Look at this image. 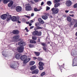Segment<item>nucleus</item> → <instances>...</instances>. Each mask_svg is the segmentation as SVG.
I'll list each match as a JSON object with an SVG mask.
<instances>
[{
    "mask_svg": "<svg viewBox=\"0 0 77 77\" xmlns=\"http://www.w3.org/2000/svg\"><path fill=\"white\" fill-rule=\"evenodd\" d=\"M14 4V2L13 1H11L10 3L8 5V6L9 7H11L12 5Z\"/></svg>",
    "mask_w": 77,
    "mask_h": 77,
    "instance_id": "26",
    "label": "nucleus"
},
{
    "mask_svg": "<svg viewBox=\"0 0 77 77\" xmlns=\"http://www.w3.org/2000/svg\"><path fill=\"white\" fill-rule=\"evenodd\" d=\"M36 66L35 65H34L31 66V67L30 68V69L31 70V71H33V70H34V69H36Z\"/></svg>",
    "mask_w": 77,
    "mask_h": 77,
    "instance_id": "20",
    "label": "nucleus"
},
{
    "mask_svg": "<svg viewBox=\"0 0 77 77\" xmlns=\"http://www.w3.org/2000/svg\"><path fill=\"white\" fill-rule=\"evenodd\" d=\"M19 38H20V35H18L14 36L13 38V39L14 40L17 39H18Z\"/></svg>",
    "mask_w": 77,
    "mask_h": 77,
    "instance_id": "18",
    "label": "nucleus"
},
{
    "mask_svg": "<svg viewBox=\"0 0 77 77\" xmlns=\"http://www.w3.org/2000/svg\"><path fill=\"white\" fill-rule=\"evenodd\" d=\"M12 16L11 15H8L7 19V21H9L10 20H11L13 21H17V17L15 16H13L11 17Z\"/></svg>",
    "mask_w": 77,
    "mask_h": 77,
    "instance_id": "3",
    "label": "nucleus"
},
{
    "mask_svg": "<svg viewBox=\"0 0 77 77\" xmlns=\"http://www.w3.org/2000/svg\"><path fill=\"white\" fill-rule=\"evenodd\" d=\"M18 62L13 61L11 65L10 66L13 69H15V68H18Z\"/></svg>",
    "mask_w": 77,
    "mask_h": 77,
    "instance_id": "2",
    "label": "nucleus"
},
{
    "mask_svg": "<svg viewBox=\"0 0 77 77\" xmlns=\"http://www.w3.org/2000/svg\"><path fill=\"white\" fill-rule=\"evenodd\" d=\"M58 2H60V1L59 0H55L54 1V3H57Z\"/></svg>",
    "mask_w": 77,
    "mask_h": 77,
    "instance_id": "31",
    "label": "nucleus"
},
{
    "mask_svg": "<svg viewBox=\"0 0 77 77\" xmlns=\"http://www.w3.org/2000/svg\"><path fill=\"white\" fill-rule=\"evenodd\" d=\"M45 72H43L41 74V76H43V75H45Z\"/></svg>",
    "mask_w": 77,
    "mask_h": 77,
    "instance_id": "35",
    "label": "nucleus"
},
{
    "mask_svg": "<svg viewBox=\"0 0 77 77\" xmlns=\"http://www.w3.org/2000/svg\"><path fill=\"white\" fill-rule=\"evenodd\" d=\"M35 63V61H31L29 62V65L32 66V65H33Z\"/></svg>",
    "mask_w": 77,
    "mask_h": 77,
    "instance_id": "23",
    "label": "nucleus"
},
{
    "mask_svg": "<svg viewBox=\"0 0 77 77\" xmlns=\"http://www.w3.org/2000/svg\"><path fill=\"white\" fill-rule=\"evenodd\" d=\"M23 49L24 47L23 46H19L17 48V50L19 53L23 52Z\"/></svg>",
    "mask_w": 77,
    "mask_h": 77,
    "instance_id": "8",
    "label": "nucleus"
},
{
    "mask_svg": "<svg viewBox=\"0 0 77 77\" xmlns=\"http://www.w3.org/2000/svg\"><path fill=\"white\" fill-rule=\"evenodd\" d=\"M21 57V54H18L16 55L15 58L17 59H20L21 58H20Z\"/></svg>",
    "mask_w": 77,
    "mask_h": 77,
    "instance_id": "13",
    "label": "nucleus"
},
{
    "mask_svg": "<svg viewBox=\"0 0 77 77\" xmlns=\"http://www.w3.org/2000/svg\"><path fill=\"white\" fill-rule=\"evenodd\" d=\"M30 23V22H29H29H26V23L27 24H29Z\"/></svg>",
    "mask_w": 77,
    "mask_h": 77,
    "instance_id": "52",
    "label": "nucleus"
},
{
    "mask_svg": "<svg viewBox=\"0 0 77 77\" xmlns=\"http://www.w3.org/2000/svg\"><path fill=\"white\" fill-rule=\"evenodd\" d=\"M37 59L38 60H39V61H41V60H42V58L38 57Z\"/></svg>",
    "mask_w": 77,
    "mask_h": 77,
    "instance_id": "34",
    "label": "nucleus"
},
{
    "mask_svg": "<svg viewBox=\"0 0 77 77\" xmlns=\"http://www.w3.org/2000/svg\"><path fill=\"white\" fill-rule=\"evenodd\" d=\"M67 20L69 22H71L72 21V19H71V18L70 17L68 16L67 17Z\"/></svg>",
    "mask_w": 77,
    "mask_h": 77,
    "instance_id": "17",
    "label": "nucleus"
},
{
    "mask_svg": "<svg viewBox=\"0 0 77 77\" xmlns=\"http://www.w3.org/2000/svg\"><path fill=\"white\" fill-rule=\"evenodd\" d=\"M68 12H69V11H68V10H66V11H65V12L66 13H68Z\"/></svg>",
    "mask_w": 77,
    "mask_h": 77,
    "instance_id": "54",
    "label": "nucleus"
},
{
    "mask_svg": "<svg viewBox=\"0 0 77 77\" xmlns=\"http://www.w3.org/2000/svg\"><path fill=\"white\" fill-rule=\"evenodd\" d=\"M33 44H36V42L34 40L32 41V43Z\"/></svg>",
    "mask_w": 77,
    "mask_h": 77,
    "instance_id": "47",
    "label": "nucleus"
},
{
    "mask_svg": "<svg viewBox=\"0 0 77 77\" xmlns=\"http://www.w3.org/2000/svg\"><path fill=\"white\" fill-rule=\"evenodd\" d=\"M29 47H30V48H33L34 47L33 45L31 44L29 45Z\"/></svg>",
    "mask_w": 77,
    "mask_h": 77,
    "instance_id": "36",
    "label": "nucleus"
},
{
    "mask_svg": "<svg viewBox=\"0 0 77 77\" xmlns=\"http://www.w3.org/2000/svg\"><path fill=\"white\" fill-rule=\"evenodd\" d=\"M38 65H39V69H40V70H42V69H44V67H43L44 63L41 62H40L38 63Z\"/></svg>",
    "mask_w": 77,
    "mask_h": 77,
    "instance_id": "7",
    "label": "nucleus"
},
{
    "mask_svg": "<svg viewBox=\"0 0 77 77\" xmlns=\"http://www.w3.org/2000/svg\"><path fill=\"white\" fill-rule=\"evenodd\" d=\"M34 16V13H32L31 14V17H33Z\"/></svg>",
    "mask_w": 77,
    "mask_h": 77,
    "instance_id": "48",
    "label": "nucleus"
},
{
    "mask_svg": "<svg viewBox=\"0 0 77 77\" xmlns=\"http://www.w3.org/2000/svg\"><path fill=\"white\" fill-rule=\"evenodd\" d=\"M32 39H33V40H36V39H37V37L35 36H32Z\"/></svg>",
    "mask_w": 77,
    "mask_h": 77,
    "instance_id": "33",
    "label": "nucleus"
},
{
    "mask_svg": "<svg viewBox=\"0 0 77 77\" xmlns=\"http://www.w3.org/2000/svg\"><path fill=\"white\" fill-rule=\"evenodd\" d=\"M43 48L44 51H46V52H47L48 51H47V48H46L44 47Z\"/></svg>",
    "mask_w": 77,
    "mask_h": 77,
    "instance_id": "32",
    "label": "nucleus"
},
{
    "mask_svg": "<svg viewBox=\"0 0 77 77\" xmlns=\"http://www.w3.org/2000/svg\"><path fill=\"white\" fill-rule=\"evenodd\" d=\"M34 53L35 55L37 56H39V54H40L39 53L36 52H34Z\"/></svg>",
    "mask_w": 77,
    "mask_h": 77,
    "instance_id": "28",
    "label": "nucleus"
},
{
    "mask_svg": "<svg viewBox=\"0 0 77 77\" xmlns=\"http://www.w3.org/2000/svg\"><path fill=\"white\" fill-rule=\"evenodd\" d=\"M71 54H72V56H73V55H74V53H72Z\"/></svg>",
    "mask_w": 77,
    "mask_h": 77,
    "instance_id": "61",
    "label": "nucleus"
},
{
    "mask_svg": "<svg viewBox=\"0 0 77 77\" xmlns=\"http://www.w3.org/2000/svg\"><path fill=\"white\" fill-rule=\"evenodd\" d=\"M38 41L39 42H40V39H38Z\"/></svg>",
    "mask_w": 77,
    "mask_h": 77,
    "instance_id": "60",
    "label": "nucleus"
},
{
    "mask_svg": "<svg viewBox=\"0 0 77 77\" xmlns=\"http://www.w3.org/2000/svg\"><path fill=\"white\" fill-rule=\"evenodd\" d=\"M30 3H31V4H32L33 3V2H32V1H30Z\"/></svg>",
    "mask_w": 77,
    "mask_h": 77,
    "instance_id": "59",
    "label": "nucleus"
},
{
    "mask_svg": "<svg viewBox=\"0 0 77 77\" xmlns=\"http://www.w3.org/2000/svg\"><path fill=\"white\" fill-rule=\"evenodd\" d=\"M19 33L20 32L18 30H14L13 31V33H14L15 35L19 34Z\"/></svg>",
    "mask_w": 77,
    "mask_h": 77,
    "instance_id": "16",
    "label": "nucleus"
},
{
    "mask_svg": "<svg viewBox=\"0 0 77 77\" xmlns=\"http://www.w3.org/2000/svg\"><path fill=\"white\" fill-rule=\"evenodd\" d=\"M32 35L34 36H41L42 33L41 32H39L38 31H35L32 32Z\"/></svg>",
    "mask_w": 77,
    "mask_h": 77,
    "instance_id": "5",
    "label": "nucleus"
},
{
    "mask_svg": "<svg viewBox=\"0 0 77 77\" xmlns=\"http://www.w3.org/2000/svg\"><path fill=\"white\" fill-rule=\"evenodd\" d=\"M77 60H76V59L75 58H74L73 60V66H77Z\"/></svg>",
    "mask_w": 77,
    "mask_h": 77,
    "instance_id": "12",
    "label": "nucleus"
},
{
    "mask_svg": "<svg viewBox=\"0 0 77 77\" xmlns=\"http://www.w3.org/2000/svg\"><path fill=\"white\" fill-rule=\"evenodd\" d=\"M12 0H4L3 1V3L4 4H6V3H7L8 2L12 1Z\"/></svg>",
    "mask_w": 77,
    "mask_h": 77,
    "instance_id": "22",
    "label": "nucleus"
},
{
    "mask_svg": "<svg viewBox=\"0 0 77 77\" xmlns=\"http://www.w3.org/2000/svg\"><path fill=\"white\" fill-rule=\"evenodd\" d=\"M34 11L35 12H37L38 11H40V9H38L37 8H35L34 9Z\"/></svg>",
    "mask_w": 77,
    "mask_h": 77,
    "instance_id": "30",
    "label": "nucleus"
},
{
    "mask_svg": "<svg viewBox=\"0 0 77 77\" xmlns=\"http://www.w3.org/2000/svg\"><path fill=\"white\" fill-rule=\"evenodd\" d=\"M32 77H36V76L35 75H34Z\"/></svg>",
    "mask_w": 77,
    "mask_h": 77,
    "instance_id": "64",
    "label": "nucleus"
},
{
    "mask_svg": "<svg viewBox=\"0 0 77 77\" xmlns=\"http://www.w3.org/2000/svg\"><path fill=\"white\" fill-rule=\"evenodd\" d=\"M35 25L36 26H38V25L37 24H36V23H35Z\"/></svg>",
    "mask_w": 77,
    "mask_h": 77,
    "instance_id": "63",
    "label": "nucleus"
},
{
    "mask_svg": "<svg viewBox=\"0 0 77 77\" xmlns=\"http://www.w3.org/2000/svg\"><path fill=\"white\" fill-rule=\"evenodd\" d=\"M42 18L44 20H47L48 18V17L46 16H43L42 17Z\"/></svg>",
    "mask_w": 77,
    "mask_h": 77,
    "instance_id": "27",
    "label": "nucleus"
},
{
    "mask_svg": "<svg viewBox=\"0 0 77 77\" xmlns=\"http://www.w3.org/2000/svg\"><path fill=\"white\" fill-rule=\"evenodd\" d=\"M69 13L70 14H73L74 13V12H73V11H69Z\"/></svg>",
    "mask_w": 77,
    "mask_h": 77,
    "instance_id": "51",
    "label": "nucleus"
},
{
    "mask_svg": "<svg viewBox=\"0 0 77 77\" xmlns=\"http://www.w3.org/2000/svg\"><path fill=\"white\" fill-rule=\"evenodd\" d=\"M38 21L41 24H44V22L43 21V20H42L41 18H39L38 19Z\"/></svg>",
    "mask_w": 77,
    "mask_h": 77,
    "instance_id": "19",
    "label": "nucleus"
},
{
    "mask_svg": "<svg viewBox=\"0 0 77 77\" xmlns=\"http://www.w3.org/2000/svg\"><path fill=\"white\" fill-rule=\"evenodd\" d=\"M74 8H77V4H75L73 6Z\"/></svg>",
    "mask_w": 77,
    "mask_h": 77,
    "instance_id": "39",
    "label": "nucleus"
},
{
    "mask_svg": "<svg viewBox=\"0 0 77 77\" xmlns=\"http://www.w3.org/2000/svg\"><path fill=\"white\" fill-rule=\"evenodd\" d=\"M51 10L53 14H56L59 12V9L58 8H53L51 9Z\"/></svg>",
    "mask_w": 77,
    "mask_h": 77,
    "instance_id": "6",
    "label": "nucleus"
},
{
    "mask_svg": "<svg viewBox=\"0 0 77 77\" xmlns=\"http://www.w3.org/2000/svg\"><path fill=\"white\" fill-rule=\"evenodd\" d=\"M33 28H34V26H32L30 27V29H33Z\"/></svg>",
    "mask_w": 77,
    "mask_h": 77,
    "instance_id": "46",
    "label": "nucleus"
},
{
    "mask_svg": "<svg viewBox=\"0 0 77 77\" xmlns=\"http://www.w3.org/2000/svg\"><path fill=\"white\" fill-rule=\"evenodd\" d=\"M66 5L67 6L69 7L72 5V2L70 0H68L66 2Z\"/></svg>",
    "mask_w": 77,
    "mask_h": 77,
    "instance_id": "9",
    "label": "nucleus"
},
{
    "mask_svg": "<svg viewBox=\"0 0 77 77\" xmlns=\"http://www.w3.org/2000/svg\"><path fill=\"white\" fill-rule=\"evenodd\" d=\"M50 9V8L49 7H46V11H48V10H49Z\"/></svg>",
    "mask_w": 77,
    "mask_h": 77,
    "instance_id": "40",
    "label": "nucleus"
},
{
    "mask_svg": "<svg viewBox=\"0 0 77 77\" xmlns=\"http://www.w3.org/2000/svg\"><path fill=\"white\" fill-rule=\"evenodd\" d=\"M24 16L25 17H27V18H30V17L29 16H27V15H24Z\"/></svg>",
    "mask_w": 77,
    "mask_h": 77,
    "instance_id": "41",
    "label": "nucleus"
},
{
    "mask_svg": "<svg viewBox=\"0 0 77 77\" xmlns=\"http://www.w3.org/2000/svg\"><path fill=\"white\" fill-rule=\"evenodd\" d=\"M16 10L17 12H19L22 11V8L20 6H17L16 8Z\"/></svg>",
    "mask_w": 77,
    "mask_h": 77,
    "instance_id": "10",
    "label": "nucleus"
},
{
    "mask_svg": "<svg viewBox=\"0 0 77 77\" xmlns=\"http://www.w3.org/2000/svg\"><path fill=\"white\" fill-rule=\"evenodd\" d=\"M18 23H21V22L20 21L18 20L17 21Z\"/></svg>",
    "mask_w": 77,
    "mask_h": 77,
    "instance_id": "57",
    "label": "nucleus"
},
{
    "mask_svg": "<svg viewBox=\"0 0 77 77\" xmlns=\"http://www.w3.org/2000/svg\"><path fill=\"white\" fill-rule=\"evenodd\" d=\"M25 30H26V32H29V30H28V29H27V28H25Z\"/></svg>",
    "mask_w": 77,
    "mask_h": 77,
    "instance_id": "45",
    "label": "nucleus"
},
{
    "mask_svg": "<svg viewBox=\"0 0 77 77\" xmlns=\"http://www.w3.org/2000/svg\"><path fill=\"white\" fill-rule=\"evenodd\" d=\"M41 44H42V45L44 47H45V46H46V45H45V44L44 43H43Z\"/></svg>",
    "mask_w": 77,
    "mask_h": 77,
    "instance_id": "37",
    "label": "nucleus"
},
{
    "mask_svg": "<svg viewBox=\"0 0 77 77\" xmlns=\"http://www.w3.org/2000/svg\"><path fill=\"white\" fill-rule=\"evenodd\" d=\"M27 57L26 55H23L21 57L20 59L21 60H23V63H26L28 62H29L31 60V58L27 59Z\"/></svg>",
    "mask_w": 77,
    "mask_h": 77,
    "instance_id": "1",
    "label": "nucleus"
},
{
    "mask_svg": "<svg viewBox=\"0 0 77 77\" xmlns=\"http://www.w3.org/2000/svg\"><path fill=\"white\" fill-rule=\"evenodd\" d=\"M74 21L75 23H77V20H74Z\"/></svg>",
    "mask_w": 77,
    "mask_h": 77,
    "instance_id": "58",
    "label": "nucleus"
},
{
    "mask_svg": "<svg viewBox=\"0 0 77 77\" xmlns=\"http://www.w3.org/2000/svg\"><path fill=\"white\" fill-rule=\"evenodd\" d=\"M12 0H4L3 1V3L4 4H6V3H7L8 2L12 1Z\"/></svg>",
    "mask_w": 77,
    "mask_h": 77,
    "instance_id": "21",
    "label": "nucleus"
},
{
    "mask_svg": "<svg viewBox=\"0 0 77 77\" xmlns=\"http://www.w3.org/2000/svg\"><path fill=\"white\" fill-rule=\"evenodd\" d=\"M2 54L3 56H6V52H2Z\"/></svg>",
    "mask_w": 77,
    "mask_h": 77,
    "instance_id": "38",
    "label": "nucleus"
},
{
    "mask_svg": "<svg viewBox=\"0 0 77 77\" xmlns=\"http://www.w3.org/2000/svg\"><path fill=\"white\" fill-rule=\"evenodd\" d=\"M60 5V3H57L55 5L54 7L55 8H57Z\"/></svg>",
    "mask_w": 77,
    "mask_h": 77,
    "instance_id": "24",
    "label": "nucleus"
},
{
    "mask_svg": "<svg viewBox=\"0 0 77 77\" xmlns=\"http://www.w3.org/2000/svg\"><path fill=\"white\" fill-rule=\"evenodd\" d=\"M29 26H32V23H29Z\"/></svg>",
    "mask_w": 77,
    "mask_h": 77,
    "instance_id": "56",
    "label": "nucleus"
},
{
    "mask_svg": "<svg viewBox=\"0 0 77 77\" xmlns=\"http://www.w3.org/2000/svg\"><path fill=\"white\" fill-rule=\"evenodd\" d=\"M7 16L6 14H4L1 16V18L2 20H5L7 18Z\"/></svg>",
    "mask_w": 77,
    "mask_h": 77,
    "instance_id": "14",
    "label": "nucleus"
},
{
    "mask_svg": "<svg viewBox=\"0 0 77 77\" xmlns=\"http://www.w3.org/2000/svg\"><path fill=\"white\" fill-rule=\"evenodd\" d=\"M33 59L34 60H36V59H37V58L35 57H33Z\"/></svg>",
    "mask_w": 77,
    "mask_h": 77,
    "instance_id": "42",
    "label": "nucleus"
},
{
    "mask_svg": "<svg viewBox=\"0 0 77 77\" xmlns=\"http://www.w3.org/2000/svg\"><path fill=\"white\" fill-rule=\"evenodd\" d=\"M74 27H77V23H76L74 25Z\"/></svg>",
    "mask_w": 77,
    "mask_h": 77,
    "instance_id": "49",
    "label": "nucleus"
},
{
    "mask_svg": "<svg viewBox=\"0 0 77 77\" xmlns=\"http://www.w3.org/2000/svg\"><path fill=\"white\" fill-rule=\"evenodd\" d=\"M42 29V28L40 26H37L34 28V30H38V29Z\"/></svg>",
    "mask_w": 77,
    "mask_h": 77,
    "instance_id": "25",
    "label": "nucleus"
},
{
    "mask_svg": "<svg viewBox=\"0 0 77 77\" xmlns=\"http://www.w3.org/2000/svg\"><path fill=\"white\" fill-rule=\"evenodd\" d=\"M18 45H20V46H24L26 45V44L25 42H20L18 43Z\"/></svg>",
    "mask_w": 77,
    "mask_h": 77,
    "instance_id": "11",
    "label": "nucleus"
},
{
    "mask_svg": "<svg viewBox=\"0 0 77 77\" xmlns=\"http://www.w3.org/2000/svg\"><path fill=\"white\" fill-rule=\"evenodd\" d=\"M34 1L35 2H38L39 1V0H34Z\"/></svg>",
    "mask_w": 77,
    "mask_h": 77,
    "instance_id": "50",
    "label": "nucleus"
},
{
    "mask_svg": "<svg viewBox=\"0 0 77 77\" xmlns=\"http://www.w3.org/2000/svg\"><path fill=\"white\" fill-rule=\"evenodd\" d=\"M75 35L77 36V32H76L75 33Z\"/></svg>",
    "mask_w": 77,
    "mask_h": 77,
    "instance_id": "62",
    "label": "nucleus"
},
{
    "mask_svg": "<svg viewBox=\"0 0 77 77\" xmlns=\"http://www.w3.org/2000/svg\"><path fill=\"white\" fill-rule=\"evenodd\" d=\"M29 23H33V20H31L29 21Z\"/></svg>",
    "mask_w": 77,
    "mask_h": 77,
    "instance_id": "44",
    "label": "nucleus"
},
{
    "mask_svg": "<svg viewBox=\"0 0 77 77\" xmlns=\"http://www.w3.org/2000/svg\"><path fill=\"white\" fill-rule=\"evenodd\" d=\"M47 4L49 6H51V1H48L47 2Z\"/></svg>",
    "mask_w": 77,
    "mask_h": 77,
    "instance_id": "29",
    "label": "nucleus"
},
{
    "mask_svg": "<svg viewBox=\"0 0 77 77\" xmlns=\"http://www.w3.org/2000/svg\"><path fill=\"white\" fill-rule=\"evenodd\" d=\"M29 42H30V43H32L33 40H30Z\"/></svg>",
    "mask_w": 77,
    "mask_h": 77,
    "instance_id": "53",
    "label": "nucleus"
},
{
    "mask_svg": "<svg viewBox=\"0 0 77 77\" xmlns=\"http://www.w3.org/2000/svg\"><path fill=\"white\" fill-rule=\"evenodd\" d=\"M69 16H70V17H73L74 16V14H72V15L69 14Z\"/></svg>",
    "mask_w": 77,
    "mask_h": 77,
    "instance_id": "43",
    "label": "nucleus"
},
{
    "mask_svg": "<svg viewBox=\"0 0 77 77\" xmlns=\"http://www.w3.org/2000/svg\"><path fill=\"white\" fill-rule=\"evenodd\" d=\"M25 9L27 11H31L32 7H31V5L29 4H27L26 5Z\"/></svg>",
    "mask_w": 77,
    "mask_h": 77,
    "instance_id": "4",
    "label": "nucleus"
},
{
    "mask_svg": "<svg viewBox=\"0 0 77 77\" xmlns=\"http://www.w3.org/2000/svg\"><path fill=\"white\" fill-rule=\"evenodd\" d=\"M44 5V2H42L41 4V5Z\"/></svg>",
    "mask_w": 77,
    "mask_h": 77,
    "instance_id": "55",
    "label": "nucleus"
},
{
    "mask_svg": "<svg viewBox=\"0 0 77 77\" xmlns=\"http://www.w3.org/2000/svg\"><path fill=\"white\" fill-rule=\"evenodd\" d=\"M38 72H39V70L38 69L34 70V71H33L32 73V74H38Z\"/></svg>",
    "mask_w": 77,
    "mask_h": 77,
    "instance_id": "15",
    "label": "nucleus"
}]
</instances>
